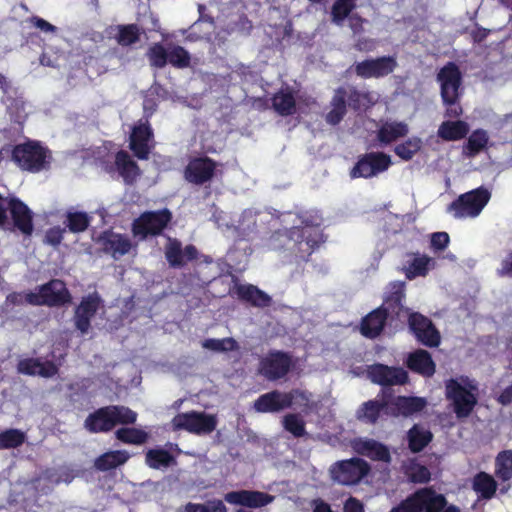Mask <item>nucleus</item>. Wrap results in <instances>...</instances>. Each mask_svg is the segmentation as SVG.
Masks as SVG:
<instances>
[{"instance_id": "obj_2", "label": "nucleus", "mask_w": 512, "mask_h": 512, "mask_svg": "<svg viewBox=\"0 0 512 512\" xmlns=\"http://www.w3.org/2000/svg\"><path fill=\"white\" fill-rule=\"evenodd\" d=\"M137 413L123 405H108L90 413L85 421L84 428L90 433H107L117 425L134 424Z\"/></svg>"}, {"instance_id": "obj_35", "label": "nucleus", "mask_w": 512, "mask_h": 512, "mask_svg": "<svg viewBox=\"0 0 512 512\" xmlns=\"http://www.w3.org/2000/svg\"><path fill=\"white\" fill-rule=\"evenodd\" d=\"M115 166L119 175L126 184H133L141 173L138 164L125 150H120L115 155Z\"/></svg>"}, {"instance_id": "obj_8", "label": "nucleus", "mask_w": 512, "mask_h": 512, "mask_svg": "<svg viewBox=\"0 0 512 512\" xmlns=\"http://www.w3.org/2000/svg\"><path fill=\"white\" fill-rule=\"evenodd\" d=\"M369 472V464L357 457L337 461L329 469L332 481L344 486L358 484Z\"/></svg>"}, {"instance_id": "obj_11", "label": "nucleus", "mask_w": 512, "mask_h": 512, "mask_svg": "<svg viewBox=\"0 0 512 512\" xmlns=\"http://www.w3.org/2000/svg\"><path fill=\"white\" fill-rule=\"evenodd\" d=\"M173 429L185 430L196 435H205L212 433L217 427L216 415L205 412L190 411L178 413L171 421Z\"/></svg>"}, {"instance_id": "obj_29", "label": "nucleus", "mask_w": 512, "mask_h": 512, "mask_svg": "<svg viewBox=\"0 0 512 512\" xmlns=\"http://www.w3.org/2000/svg\"><path fill=\"white\" fill-rule=\"evenodd\" d=\"M409 133L408 124L403 121L386 120L381 123L377 132L376 139L380 146H387L404 138Z\"/></svg>"}, {"instance_id": "obj_12", "label": "nucleus", "mask_w": 512, "mask_h": 512, "mask_svg": "<svg viewBox=\"0 0 512 512\" xmlns=\"http://www.w3.org/2000/svg\"><path fill=\"white\" fill-rule=\"evenodd\" d=\"M293 366L292 356L285 351L270 350L260 358L258 374L268 381L284 378Z\"/></svg>"}, {"instance_id": "obj_21", "label": "nucleus", "mask_w": 512, "mask_h": 512, "mask_svg": "<svg viewBox=\"0 0 512 512\" xmlns=\"http://www.w3.org/2000/svg\"><path fill=\"white\" fill-rule=\"evenodd\" d=\"M164 254L170 267L182 268L187 262L196 260L199 256V251L193 244L186 245L183 248L180 240L168 237Z\"/></svg>"}, {"instance_id": "obj_43", "label": "nucleus", "mask_w": 512, "mask_h": 512, "mask_svg": "<svg viewBox=\"0 0 512 512\" xmlns=\"http://www.w3.org/2000/svg\"><path fill=\"white\" fill-rule=\"evenodd\" d=\"M145 463L152 469H161L174 464L175 458L169 451L163 448H153L146 452Z\"/></svg>"}, {"instance_id": "obj_51", "label": "nucleus", "mask_w": 512, "mask_h": 512, "mask_svg": "<svg viewBox=\"0 0 512 512\" xmlns=\"http://www.w3.org/2000/svg\"><path fill=\"white\" fill-rule=\"evenodd\" d=\"M169 44L165 47L162 43H154L147 51V58L152 67L164 68L168 64Z\"/></svg>"}, {"instance_id": "obj_16", "label": "nucleus", "mask_w": 512, "mask_h": 512, "mask_svg": "<svg viewBox=\"0 0 512 512\" xmlns=\"http://www.w3.org/2000/svg\"><path fill=\"white\" fill-rule=\"evenodd\" d=\"M129 148L139 160H148L154 148V132L149 120L140 119L132 128Z\"/></svg>"}, {"instance_id": "obj_30", "label": "nucleus", "mask_w": 512, "mask_h": 512, "mask_svg": "<svg viewBox=\"0 0 512 512\" xmlns=\"http://www.w3.org/2000/svg\"><path fill=\"white\" fill-rule=\"evenodd\" d=\"M406 366L423 377H432L436 372V364L431 354L424 349L411 352L406 359Z\"/></svg>"}, {"instance_id": "obj_44", "label": "nucleus", "mask_w": 512, "mask_h": 512, "mask_svg": "<svg viewBox=\"0 0 512 512\" xmlns=\"http://www.w3.org/2000/svg\"><path fill=\"white\" fill-rule=\"evenodd\" d=\"M346 98L349 107L354 111L366 110L375 104V100L371 92L359 91L356 87H350L347 90Z\"/></svg>"}, {"instance_id": "obj_55", "label": "nucleus", "mask_w": 512, "mask_h": 512, "mask_svg": "<svg viewBox=\"0 0 512 512\" xmlns=\"http://www.w3.org/2000/svg\"><path fill=\"white\" fill-rule=\"evenodd\" d=\"M202 347L215 352H228L238 349V343L232 337L223 339L208 338L202 342Z\"/></svg>"}, {"instance_id": "obj_46", "label": "nucleus", "mask_w": 512, "mask_h": 512, "mask_svg": "<svg viewBox=\"0 0 512 512\" xmlns=\"http://www.w3.org/2000/svg\"><path fill=\"white\" fill-rule=\"evenodd\" d=\"M116 42L123 47L131 46L140 40L141 29L137 24H121L116 27Z\"/></svg>"}, {"instance_id": "obj_40", "label": "nucleus", "mask_w": 512, "mask_h": 512, "mask_svg": "<svg viewBox=\"0 0 512 512\" xmlns=\"http://www.w3.org/2000/svg\"><path fill=\"white\" fill-rule=\"evenodd\" d=\"M469 125L462 120L444 121L438 128L437 135L444 141H459L469 133Z\"/></svg>"}, {"instance_id": "obj_56", "label": "nucleus", "mask_w": 512, "mask_h": 512, "mask_svg": "<svg viewBox=\"0 0 512 512\" xmlns=\"http://www.w3.org/2000/svg\"><path fill=\"white\" fill-rule=\"evenodd\" d=\"M284 428L293 436L299 438L305 434V422L297 414H287L283 419Z\"/></svg>"}, {"instance_id": "obj_6", "label": "nucleus", "mask_w": 512, "mask_h": 512, "mask_svg": "<svg viewBox=\"0 0 512 512\" xmlns=\"http://www.w3.org/2000/svg\"><path fill=\"white\" fill-rule=\"evenodd\" d=\"M172 217V212L168 208L145 211L133 220L131 225L132 234L141 240L160 236L168 227Z\"/></svg>"}, {"instance_id": "obj_28", "label": "nucleus", "mask_w": 512, "mask_h": 512, "mask_svg": "<svg viewBox=\"0 0 512 512\" xmlns=\"http://www.w3.org/2000/svg\"><path fill=\"white\" fill-rule=\"evenodd\" d=\"M382 394V400H368L359 406L356 411V418L359 421L370 425L377 423L381 413L388 408L389 402L386 398L391 396V393L387 395L384 389L382 390Z\"/></svg>"}, {"instance_id": "obj_9", "label": "nucleus", "mask_w": 512, "mask_h": 512, "mask_svg": "<svg viewBox=\"0 0 512 512\" xmlns=\"http://www.w3.org/2000/svg\"><path fill=\"white\" fill-rule=\"evenodd\" d=\"M405 282L395 281L389 284L388 291L384 298L383 304L379 307L384 309V312L389 319V324L397 327L399 323H404L411 313L410 309L404 305Z\"/></svg>"}, {"instance_id": "obj_61", "label": "nucleus", "mask_w": 512, "mask_h": 512, "mask_svg": "<svg viewBox=\"0 0 512 512\" xmlns=\"http://www.w3.org/2000/svg\"><path fill=\"white\" fill-rule=\"evenodd\" d=\"M377 41L368 37H360L354 44V48L359 52L370 53L375 51Z\"/></svg>"}, {"instance_id": "obj_63", "label": "nucleus", "mask_w": 512, "mask_h": 512, "mask_svg": "<svg viewBox=\"0 0 512 512\" xmlns=\"http://www.w3.org/2000/svg\"><path fill=\"white\" fill-rule=\"evenodd\" d=\"M207 512H228L223 500L211 499L205 502Z\"/></svg>"}, {"instance_id": "obj_3", "label": "nucleus", "mask_w": 512, "mask_h": 512, "mask_svg": "<svg viewBox=\"0 0 512 512\" xmlns=\"http://www.w3.org/2000/svg\"><path fill=\"white\" fill-rule=\"evenodd\" d=\"M11 160L22 171L39 173L50 168L52 153L40 141L27 140L12 147Z\"/></svg>"}, {"instance_id": "obj_7", "label": "nucleus", "mask_w": 512, "mask_h": 512, "mask_svg": "<svg viewBox=\"0 0 512 512\" xmlns=\"http://www.w3.org/2000/svg\"><path fill=\"white\" fill-rule=\"evenodd\" d=\"M472 390H476V387L471 386L469 389L456 379L445 382L446 399L451 403L458 419L469 417L478 403L477 395Z\"/></svg>"}, {"instance_id": "obj_37", "label": "nucleus", "mask_w": 512, "mask_h": 512, "mask_svg": "<svg viewBox=\"0 0 512 512\" xmlns=\"http://www.w3.org/2000/svg\"><path fill=\"white\" fill-rule=\"evenodd\" d=\"M489 143V134L482 128L475 129L462 146V155L466 158H474L485 150Z\"/></svg>"}, {"instance_id": "obj_60", "label": "nucleus", "mask_w": 512, "mask_h": 512, "mask_svg": "<svg viewBox=\"0 0 512 512\" xmlns=\"http://www.w3.org/2000/svg\"><path fill=\"white\" fill-rule=\"evenodd\" d=\"M10 211V197H4L0 194V228L11 230L8 223L7 211Z\"/></svg>"}, {"instance_id": "obj_14", "label": "nucleus", "mask_w": 512, "mask_h": 512, "mask_svg": "<svg viewBox=\"0 0 512 512\" xmlns=\"http://www.w3.org/2000/svg\"><path fill=\"white\" fill-rule=\"evenodd\" d=\"M436 80L440 85V95L443 104H453L456 100H460L462 74L456 63H446L438 71Z\"/></svg>"}, {"instance_id": "obj_15", "label": "nucleus", "mask_w": 512, "mask_h": 512, "mask_svg": "<svg viewBox=\"0 0 512 512\" xmlns=\"http://www.w3.org/2000/svg\"><path fill=\"white\" fill-rule=\"evenodd\" d=\"M410 332L424 346L435 348L441 342V336L432 320L419 312H411L407 319Z\"/></svg>"}, {"instance_id": "obj_64", "label": "nucleus", "mask_w": 512, "mask_h": 512, "mask_svg": "<svg viewBox=\"0 0 512 512\" xmlns=\"http://www.w3.org/2000/svg\"><path fill=\"white\" fill-rule=\"evenodd\" d=\"M498 275L512 277V252L502 260Z\"/></svg>"}, {"instance_id": "obj_31", "label": "nucleus", "mask_w": 512, "mask_h": 512, "mask_svg": "<svg viewBox=\"0 0 512 512\" xmlns=\"http://www.w3.org/2000/svg\"><path fill=\"white\" fill-rule=\"evenodd\" d=\"M354 450L374 461L390 462V451L384 444L374 439H357L353 444Z\"/></svg>"}, {"instance_id": "obj_48", "label": "nucleus", "mask_w": 512, "mask_h": 512, "mask_svg": "<svg viewBox=\"0 0 512 512\" xmlns=\"http://www.w3.org/2000/svg\"><path fill=\"white\" fill-rule=\"evenodd\" d=\"M357 0H335L331 7L332 22L341 25L356 8Z\"/></svg>"}, {"instance_id": "obj_27", "label": "nucleus", "mask_w": 512, "mask_h": 512, "mask_svg": "<svg viewBox=\"0 0 512 512\" xmlns=\"http://www.w3.org/2000/svg\"><path fill=\"white\" fill-rule=\"evenodd\" d=\"M387 323L389 319L384 309L378 307L362 318L360 333L365 338L375 339L381 335Z\"/></svg>"}, {"instance_id": "obj_22", "label": "nucleus", "mask_w": 512, "mask_h": 512, "mask_svg": "<svg viewBox=\"0 0 512 512\" xmlns=\"http://www.w3.org/2000/svg\"><path fill=\"white\" fill-rule=\"evenodd\" d=\"M275 497L269 493L257 490H237L224 494V501L231 505L247 508H262L274 501Z\"/></svg>"}, {"instance_id": "obj_45", "label": "nucleus", "mask_w": 512, "mask_h": 512, "mask_svg": "<svg viewBox=\"0 0 512 512\" xmlns=\"http://www.w3.org/2000/svg\"><path fill=\"white\" fill-rule=\"evenodd\" d=\"M495 476L502 482L512 480V450H502L497 454Z\"/></svg>"}, {"instance_id": "obj_42", "label": "nucleus", "mask_w": 512, "mask_h": 512, "mask_svg": "<svg viewBox=\"0 0 512 512\" xmlns=\"http://www.w3.org/2000/svg\"><path fill=\"white\" fill-rule=\"evenodd\" d=\"M432 439V432L418 424H414L407 432L408 448L413 453L423 451Z\"/></svg>"}, {"instance_id": "obj_58", "label": "nucleus", "mask_w": 512, "mask_h": 512, "mask_svg": "<svg viewBox=\"0 0 512 512\" xmlns=\"http://www.w3.org/2000/svg\"><path fill=\"white\" fill-rule=\"evenodd\" d=\"M450 242V237L447 232H435L431 235L430 247L434 251L445 250Z\"/></svg>"}, {"instance_id": "obj_5", "label": "nucleus", "mask_w": 512, "mask_h": 512, "mask_svg": "<svg viewBox=\"0 0 512 512\" xmlns=\"http://www.w3.org/2000/svg\"><path fill=\"white\" fill-rule=\"evenodd\" d=\"M491 199V192L480 186L459 195L451 202L448 211L457 219L476 218Z\"/></svg>"}, {"instance_id": "obj_38", "label": "nucleus", "mask_w": 512, "mask_h": 512, "mask_svg": "<svg viewBox=\"0 0 512 512\" xmlns=\"http://www.w3.org/2000/svg\"><path fill=\"white\" fill-rule=\"evenodd\" d=\"M347 89L338 87L331 100V110L326 114L325 120L330 125L339 124L347 113L346 104Z\"/></svg>"}, {"instance_id": "obj_54", "label": "nucleus", "mask_w": 512, "mask_h": 512, "mask_svg": "<svg viewBox=\"0 0 512 512\" xmlns=\"http://www.w3.org/2000/svg\"><path fill=\"white\" fill-rule=\"evenodd\" d=\"M26 440V435L19 429H7L0 433V449L20 447Z\"/></svg>"}, {"instance_id": "obj_57", "label": "nucleus", "mask_w": 512, "mask_h": 512, "mask_svg": "<svg viewBox=\"0 0 512 512\" xmlns=\"http://www.w3.org/2000/svg\"><path fill=\"white\" fill-rule=\"evenodd\" d=\"M389 512H421L415 492L408 495L398 505L392 507Z\"/></svg>"}, {"instance_id": "obj_24", "label": "nucleus", "mask_w": 512, "mask_h": 512, "mask_svg": "<svg viewBox=\"0 0 512 512\" xmlns=\"http://www.w3.org/2000/svg\"><path fill=\"white\" fill-rule=\"evenodd\" d=\"M10 214L13 226L25 236H31L34 230L33 212L19 198L10 197Z\"/></svg>"}, {"instance_id": "obj_47", "label": "nucleus", "mask_w": 512, "mask_h": 512, "mask_svg": "<svg viewBox=\"0 0 512 512\" xmlns=\"http://www.w3.org/2000/svg\"><path fill=\"white\" fill-rule=\"evenodd\" d=\"M116 438L126 444L141 445L148 440V433L134 427H122L115 433Z\"/></svg>"}, {"instance_id": "obj_25", "label": "nucleus", "mask_w": 512, "mask_h": 512, "mask_svg": "<svg viewBox=\"0 0 512 512\" xmlns=\"http://www.w3.org/2000/svg\"><path fill=\"white\" fill-rule=\"evenodd\" d=\"M17 372L27 376H40L52 378L58 374V366L50 360L44 362L40 358H24L17 363Z\"/></svg>"}, {"instance_id": "obj_53", "label": "nucleus", "mask_w": 512, "mask_h": 512, "mask_svg": "<svg viewBox=\"0 0 512 512\" xmlns=\"http://www.w3.org/2000/svg\"><path fill=\"white\" fill-rule=\"evenodd\" d=\"M91 218L86 212H68L66 215V226L72 233H81L87 230Z\"/></svg>"}, {"instance_id": "obj_41", "label": "nucleus", "mask_w": 512, "mask_h": 512, "mask_svg": "<svg viewBox=\"0 0 512 512\" xmlns=\"http://www.w3.org/2000/svg\"><path fill=\"white\" fill-rule=\"evenodd\" d=\"M130 455L125 450L108 451L98 456L94 461V467L98 471H109L125 464Z\"/></svg>"}, {"instance_id": "obj_1", "label": "nucleus", "mask_w": 512, "mask_h": 512, "mask_svg": "<svg viewBox=\"0 0 512 512\" xmlns=\"http://www.w3.org/2000/svg\"><path fill=\"white\" fill-rule=\"evenodd\" d=\"M288 240V250L296 263L309 261L313 252L325 241L318 224L303 220L302 225L293 226L284 231Z\"/></svg>"}, {"instance_id": "obj_10", "label": "nucleus", "mask_w": 512, "mask_h": 512, "mask_svg": "<svg viewBox=\"0 0 512 512\" xmlns=\"http://www.w3.org/2000/svg\"><path fill=\"white\" fill-rule=\"evenodd\" d=\"M397 66L396 56L383 55L356 61L351 65L350 70L361 79H380L393 73Z\"/></svg>"}, {"instance_id": "obj_36", "label": "nucleus", "mask_w": 512, "mask_h": 512, "mask_svg": "<svg viewBox=\"0 0 512 512\" xmlns=\"http://www.w3.org/2000/svg\"><path fill=\"white\" fill-rule=\"evenodd\" d=\"M472 489L479 499H492L498 489V483L492 475L485 471L476 473L472 479Z\"/></svg>"}, {"instance_id": "obj_20", "label": "nucleus", "mask_w": 512, "mask_h": 512, "mask_svg": "<svg viewBox=\"0 0 512 512\" xmlns=\"http://www.w3.org/2000/svg\"><path fill=\"white\" fill-rule=\"evenodd\" d=\"M367 374L373 383L382 387L405 385L409 381L408 373L402 367L388 366L381 363L369 366Z\"/></svg>"}, {"instance_id": "obj_17", "label": "nucleus", "mask_w": 512, "mask_h": 512, "mask_svg": "<svg viewBox=\"0 0 512 512\" xmlns=\"http://www.w3.org/2000/svg\"><path fill=\"white\" fill-rule=\"evenodd\" d=\"M295 396L306 399L304 393L300 390H292L290 392L273 390L260 395L254 402V408L260 413L279 412L290 408Z\"/></svg>"}, {"instance_id": "obj_13", "label": "nucleus", "mask_w": 512, "mask_h": 512, "mask_svg": "<svg viewBox=\"0 0 512 512\" xmlns=\"http://www.w3.org/2000/svg\"><path fill=\"white\" fill-rule=\"evenodd\" d=\"M392 165L390 155L384 152H368L358 157L355 165L350 170V177L373 178L387 171Z\"/></svg>"}, {"instance_id": "obj_52", "label": "nucleus", "mask_w": 512, "mask_h": 512, "mask_svg": "<svg viewBox=\"0 0 512 512\" xmlns=\"http://www.w3.org/2000/svg\"><path fill=\"white\" fill-rule=\"evenodd\" d=\"M422 146V141L418 137H411L398 144L394 148V153L402 160L409 161L417 154Z\"/></svg>"}, {"instance_id": "obj_34", "label": "nucleus", "mask_w": 512, "mask_h": 512, "mask_svg": "<svg viewBox=\"0 0 512 512\" xmlns=\"http://www.w3.org/2000/svg\"><path fill=\"white\" fill-rule=\"evenodd\" d=\"M235 294L240 301L254 307H268L272 302L271 297L267 293L252 284L236 285Z\"/></svg>"}, {"instance_id": "obj_39", "label": "nucleus", "mask_w": 512, "mask_h": 512, "mask_svg": "<svg viewBox=\"0 0 512 512\" xmlns=\"http://www.w3.org/2000/svg\"><path fill=\"white\" fill-rule=\"evenodd\" d=\"M408 255L413 256V259L404 267L406 278L409 280L419 276L425 277L435 265L434 259L425 254L410 253Z\"/></svg>"}, {"instance_id": "obj_19", "label": "nucleus", "mask_w": 512, "mask_h": 512, "mask_svg": "<svg viewBox=\"0 0 512 512\" xmlns=\"http://www.w3.org/2000/svg\"><path fill=\"white\" fill-rule=\"evenodd\" d=\"M96 243L103 253L110 255L115 260L137 247V244H133L127 235L116 233L111 229L102 231L97 237Z\"/></svg>"}, {"instance_id": "obj_4", "label": "nucleus", "mask_w": 512, "mask_h": 512, "mask_svg": "<svg viewBox=\"0 0 512 512\" xmlns=\"http://www.w3.org/2000/svg\"><path fill=\"white\" fill-rule=\"evenodd\" d=\"M72 295L64 281L51 279L37 287V292H27L26 302L33 306L62 307L70 304Z\"/></svg>"}, {"instance_id": "obj_26", "label": "nucleus", "mask_w": 512, "mask_h": 512, "mask_svg": "<svg viewBox=\"0 0 512 512\" xmlns=\"http://www.w3.org/2000/svg\"><path fill=\"white\" fill-rule=\"evenodd\" d=\"M390 412L392 416L409 417L421 412L427 405L425 398L417 396H397L391 401Z\"/></svg>"}, {"instance_id": "obj_59", "label": "nucleus", "mask_w": 512, "mask_h": 512, "mask_svg": "<svg viewBox=\"0 0 512 512\" xmlns=\"http://www.w3.org/2000/svg\"><path fill=\"white\" fill-rule=\"evenodd\" d=\"M64 232L65 229L61 228L60 226L51 227L45 233L44 242L53 247H57L63 240Z\"/></svg>"}, {"instance_id": "obj_32", "label": "nucleus", "mask_w": 512, "mask_h": 512, "mask_svg": "<svg viewBox=\"0 0 512 512\" xmlns=\"http://www.w3.org/2000/svg\"><path fill=\"white\" fill-rule=\"evenodd\" d=\"M270 101L271 108L282 117L292 116L297 112L295 93L289 86L279 89Z\"/></svg>"}, {"instance_id": "obj_50", "label": "nucleus", "mask_w": 512, "mask_h": 512, "mask_svg": "<svg viewBox=\"0 0 512 512\" xmlns=\"http://www.w3.org/2000/svg\"><path fill=\"white\" fill-rule=\"evenodd\" d=\"M168 64L183 69L190 66L191 57L189 52L182 46L169 43Z\"/></svg>"}, {"instance_id": "obj_49", "label": "nucleus", "mask_w": 512, "mask_h": 512, "mask_svg": "<svg viewBox=\"0 0 512 512\" xmlns=\"http://www.w3.org/2000/svg\"><path fill=\"white\" fill-rule=\"evenodd\" d=\"M404 474L410 482L415 484H425L431 479L430 470L416 461H411L404 467Z\"/></svg>"}, {"instance_id": "obj_18", "label": "nucleus", "mask_w": 512, "mask_h": 512, "mask_svg": "<svg viewBox=\"0 0 512 512\" xmlns=\"http://www.w3.org/2000/svg\"><path fill=\"white\" fill-rule=\"evenodd\" d=\"M217 166L218 163L208 156L193 157L185 166L183 175L187 182L203 185L214 178Z\"/></svg>"}, {"instance_id": "obj_23", "label": "nucleus", "mask_w": 512, "mask_h": 512, "mask_svg": "<svg viewBox=\"0 0 512 512\" xmlns=\"http://www.w3.org/2000/svg\"><path fill=\"white\" fill-rule=\"evenodd\" d=\"M101 304L98 293H92L82 298L75 308L74 325L81 334H87L91 327V320L96 315Z\"/></svg>"}, {"instance_id": "obj_33", "label": "nucleus", "mask_w": 512, "mask_h": 512, "mask_svg": "<svg viewBox=\"0 0 512 512\" xmlns=\"http://www.w3.org/2000/svg\"><path fill=\"white\" fill-rule=\"evenodd\" d=\"M415 495L421 512H441L448 504L446 497L432 487L417 489Z\"/></svg>"}, {"instance_id": "obj_62", "label": "nucleus", "mask_w": 512, "mask_h": 512, "mask_svg": "<svg viewBox=\"0 0 512 512\" xmlns=\"http://www.w3.org/2000/svg\"><path fill=\"white\" fill-rule=\"evenodd\" d=\"M343 512H364V507L357 498L349 497L344 503Z\"/></svg>"}]
</instances>
